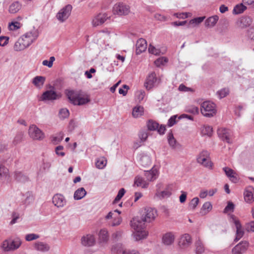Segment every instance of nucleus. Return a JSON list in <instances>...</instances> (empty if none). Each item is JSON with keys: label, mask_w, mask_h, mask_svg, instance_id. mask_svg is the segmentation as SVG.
Returning <instances> with one entry per match:
<instances>
[{"label": "nucleus", "mask_w": 254, "mask_h": 254, "mask_svg": "<svg viewBox=\"0 0 254 254\" xmlns=\"http://www.w3.org/2000/svg\"><path fill=\"white\" fill-rule=\"evenodd\" d=\"M38 30L33 29L23 35L15 43L14 49L16 51H20L28 48L38 37Z\"/></svg>", "instance_id": "f257e3e1"}, {"label": "nucleus", "mask_w": 254, "mask_h": 254, "mask_svg": "<svg viewBox=\"0 0 254 254\" xmlns=\"http://www.w3.org/2000/svg\"><path fill=\"white\" fill-rule=\"evenodd\" d=\"M67 96L74 105H83L90 101L89 96L81 91H69L67 93Z\"/></svg>", "instance_id": "f03ea898"}, {"label": "nucleus", "mask_w": 254, "mask_h": 254, "mask_svg": "<svg viewBox=\"0 0 254 254\" xmlns=\"http://www.w3.org/2000/svg\"><path fill=\"white\" fill-rule=\"evenodd\" d=\"M201 114L205 117L211 118L216 114V105L210 101L203 102L201 105Z\"/></svg>", "instance_id": "7ed1b4c3"}, {"label": "nucleus", "mask_w": 254, "mask_h": 254, "mask_svg": "<svg viewBox=\"0 0 254 254\" xmlns=\"http://www.w3.org/2000/svg\"><path fill=\"white\" fill-rule=\"evenodd\" d=\"M161 82V79L157 77L155 72H151L146 77L144 86L147 90H150L154 87L157 86Z\"/></svg>", "instance_id": "20e7f679"}, {"label": "nucleus", "mask_w": 254, "mask_h": 254, "mask_svg": "<svg viewBox=\"0 0 254 254\" xmlns=\"http://www.w3.org/2000/svg\"><path fill=\"white\" fill-rule=\"evenodd\" d=\"M130 12V7L122 2L115 4L113 8V13L119 16H125Z\"/></svg>", "instance_id": "39448f33"}, {"label": "nucleus", "mask_w": 254, "mask_h": 254, "mask_svg": "<svg viewBox=\"0 0 254 254\" xmlns=\"http://www.w3.org/2000/svg\"><path fill=\"white\" fill-rule=\"evenodd\" d=\"M157 216V212L156 209L151 207H146L141 215V217L144 221L150 223L155 219Z\"/></svg>", "instance_id": "423d86ee"}, {"label": "nucleus", "mask_w": 254, "mask_h": 254, "mask_svg": "<svg viewBox=\"0 0 254 254\" xmlns=\"http://www.w3.org/2000/svg\"><path fill=\"white\" fill-rule=\"evenodd\" d=\"M28 133L30 137L34 140H41L45 138L44 133L35 125L30 126Z\"/></svg>", "instance_id": "0eeeda50"}, {"label": "nucleus", "mask_w": 254, "mask_h": 254, "mask_svg": "<svg viewBox=\"0 0 254 254\" xmlns=\"http://www.w3.org/2000/svg\"><path fill=\"white\" fill-rule=\"evenodd\" d=\"M197 161L204 167L211 168L212 163L209 158V153L207 151H202L197 158Z\"/></svg>", "instance_id": "6e6552de"}, {"label": "nucleus", "mask_w": 254, "mask_h": 254, "mask_svg": "<svg viewBox=\"0 0 254 254\" xmlns=\"http://www.w3.org/2000/svg\"><path fill=\"white\" fill-rule=\"evenodd\" d=\"M110 18L111 16L107 13H99L93 17L92 25L94 27L100 26Z\"/></svg>", "instance_id": "1a4fd4ad"}, {"label": "nucleus", "mask_w": 254, "mask_h": 254, "mask_svg": "<svg viewBox=\"0 0 254 254\" xmlns=\"http://www.w3.org/2000/svg\"><path fill=\"white\" fill-rule=\"evenodd\" d=\"M72 9V6L70 4H67L62 8L56 15L58 20L61 22L65 21L70 15Z\"/></svg>", "instance_id": "9d476101"}, {"label": "nucleus", "mask_w": 254, "mask_h": 254, "mask_svg": "<svg viewBox=\"0 0 254 254\" xmlns=\"http://www.w3.org/2000/svg\"><path fill=\"white\" fill-rule=\"evenodd\" d=\"M21 245L18 240H5L2 245V248L5 251H9L18 249Z\"/></svg>", "instance_id": "9b49d317"}, {"label": "nucleus", "mask_w": 254, "mask_h": 254, "mask_svg": "<svg viewBox=\"0 0 254 254\" xmlns=\"http://www.w3.org/2000/svg\"><path fill=\"white\" fill-rule=\"evenodd\" d=\"M244 197L246 203L252 204L254 202V188L247 187L244 191Z\"/></svg>", "instance_id": "f8f14e48"}, {"label": "nucleus", "mask_w": 254, "mask_h": 254, "mask_svg": "<svg viewBox=\"0 0 254 254\" xmlns=\"http://www.w3.org/2000/svg\"><path fill=\"white\" fill-rule=\"evenodd\" d=\"M231 219L236 226V236L234 241L237 242L243 236L244 231L242 228L240 221L234 215L231 216Z\"/></svg>", "instance_id": "ddd939ff"}, {"label": "nucleus", "mask_w": 254, "mask_h": 254, "mask_svg": "<svg viewBox=\"0 0 254 254\" xmlns=\"http://www.w3.org/2000/svg\"><path fill=\"white\" fill-rule=\"evenodd\" d=\"M192 243L190 236L188 234L183 235L179 241V246L181 249H185L189 247Z\"/></svg>", "instance_id": "4468645a"}, {"label": "nucleus", "mask_w": 254, "mask_h": 254, "mask_svg": "<svg viewBox=\"0 0 254 254\" xmlns=\"http://www.w3.org/2000/svg\"><path fill=\"white\" fill-rule=\"evenodd\" d=\"M145 222L141 217H135L130 221V225L134 231H138L144 229Z\"/></svg>", "instance_id": "2eb2a0df"}, {"label": "nucleus", "mask_w": 254, "mask_h": 254, "mask_svg": "<svg viewBox=\"0 0 254 254\" xmlns=\"http://www.w3.org/2000/svg\"><path fill=\"white\" fill-rule=\"evenodd\" d=\"M219 137L223 141L228 143H231V132L226 128H220L218 130Z\"/></svg>", "instance_id": "dca6fc26"}, {"label": "nucleus", "mask_w": 254, "mask_h": 254, "mask_svg": "<svg viewBox=\"0 0 254 254\" xmlns=\"http://www.w3.org/2000/svg\"><path fill=\"white\" fill-rule=\"evenodd\" d=\"M60 96L54 90H47L44 92L40 97L41 101L55 100L59 98Z\"/></svg>", "instance_id": "f3484780"}, {"label": "nucleus", "mask_w": 254, "mask_h": 254, "mask_svg": "<svg viewBox=\"0 0 254 254\" xmlns=\"http://www.w3.org/2000/svg\"><path fill=\"white\" fill-rule=\"evenodd\" d=\"M95 238L93 235L87 234L83 236L81 239V244L85 247H91L95 245Z\"/></svg>", "instance_id": "a211bd4d"}, {"label": "nucleus", "mask_w": 254, "mask_h": 254, "mask_svg": "<svg viewBox=\"0 0 254 254\" xmlns=\"http://www.w3.org/2000/svg\"><path fill=\"white\" fill-rule=\"evenodd\" d=\"M248 246L249 243L248 242H242L233 248L232 253V254H242L247 250Z\"/></svg>", "instance_id": "6ab92c4d"}, {"label": "nucleus", "mask_w": 254, "mask_h": 254, "mask_svg": "<svg viewBox=\"0 0 254 254\" xmlns=\"http://www.w3.org/2000/svg\"><path fill=\"white\" fill-rule=\"evenodd\" d=\"M53 203L57 207H63L66 204V200L63 195L56 194L53 197Z\"/></svg>", "instance_id": "aec40b11"}, {"label": "nucleus", "mask_w": 254, "mask_h": 254, "mask_svg": "<svg viewBox=\"0 0 254 254\" xmlns=\"http://www.w3.org/2000/svg\"><path fill=\"white\" fill-rule=\"evenodd\" d=\"M147 42L145 39H138L136 43V54L139 55L144 52L147 49Z\"/></svg>", "instance_id": "412c9836"}, {"label": "nucleus", "mask_w": 254, "mask_h": 254, "mask_svg": "<svg viewBox=\"0 0 254 254\" xmlns=\"http://www.w3.org/2000/svg\"><path fill=\"white\" fill-rule=\"evenodd\" d=\"M15 180L20 183H25L29 181L28 176L23 172L16 171L14 172Z\"/></svg>", "instance_id": "4be33fe9"}, {"label": "nucleus", "mask_w": 254, "mask_h": 254, "mask_svg": "<svg viewBox=\"0 0 254 254\" xmlns=\"http://www.w3.org/2000/svg\"><path fill=\"white\" fill-rule=\"evenodd\" d=\"M33 246L35 250L43 253L47 252L50 249V246L43 242H37L34 243Z\"/></svg>", "instance_id": "5701e85b"}, {"label": "nucleus", "mask_w": 254, "mask_h": 254, "mask_svg": "<svg viewBox=\"0 0 254 254\" xmlns=\"http://www.w3.org/2000/svg\"><path fill=\"white\" fill-rule=\"evenodd\" d=\"M139 160L140 165L143 167L148 166L151 163L150 156L147 153H142L140 154L139 155Z\"/></svg>", "instance_id": "b1692460"}, {"label": "nucleus", "mask_w": 254, "mask_h": 254, "mask_svg": "<svg viewBox=\"0 0 254 254\" xmlns=\"http://www.w3.org/2000/svg\"><path fill=\"white\" fill-rule=\"evenodd\" d=\"M175 236L171 232L165 234L162 239V243L166 246H170L174 243Z\"/></svg>", "instance_id": "393cba45"}, {"label": "nucleus", "mask_w": 254, "mask_h": 254, "mask_svg": "<svg viewBox=\"0 0 254 254\" xmlns=\"http://www.w3.org/2000/svg\"><path fill=\"white\" fill-rule=\"evenodd\" d=\"M109 234L106 229H102L98 233V241L100 244H105L109 240Z\"/></svg>", "instance_id": "a878e982"}, {"label": "nucleus", "mask_w": 254, "mask_h": 254, "mask_svg": "<svg viewBox=\"0 0 254 254\" xmlns=\"http://www.w3.org/2000/svg\"><path fill=\"white\" fill-rule=\"evenodd\" d=\"M106 219H110L113 218V221L111 224L112 226H116L119 225L122 222V218L119 216H115L113 212H110L105 217Z\"/></svg>", "instance_id": "bb28decb"}, {"label": "nucleus", "mask_w": 254, "mask_h": 254, "mask_svg": "<svg viewBox=\"0 0 254 254\" xmlns=\"http://www.w3.org/2000/svg\"><path fill=\"white\" fill-rule=\"evenodd\" d=\"M252 20L249 16H244L240 18L237 22L238 26L243 28L249 26L252 23Z\"/></svg>", "instance_id": "cd10ccee"}, {"label": "nucleus", "mask_w": 254, "mask_h": 254, "mask_svg": "<svg viewBox=\"0 0 254 254\" xmlns=\"http://www.w3.org/2000/svg\"><path fill=\"white\" fill-rule=\"evenodd\" d=\"M145 176L148 181L156 180L158 177V171L156 169L152 168L150 171L145 172Z\"/></svg>", "instance_id": "c85d7f7f"}, {"label": "nucleus", "mask_w": 254, "mask_h": 254, "mask_svg": "<svg viewBox=\"0 0 254 254\" xmlns=\"http://www.w3.org/2000/svg\"><path fill=\"white\" fill-rule=\"evenodd\" d=\"M194 246L196 254H202L204 253L205 248L204 244L199 238L195 242Z\"/></svg>", "instance_id": "c756f323"}, {"label": "nucleus", "mask_w": 254, "mask_h": 254, "mask_svg": "<svg viewBox=\"0 0 254 254\" xmlns=\"http://www.w3.org/2000/svg\"><path fill=\"white\" fill-rule=\"evenodd\" d=\"M147 235V232L144 229L134 231L133 234V238L136 241H139L146 238Z\"/></svg>", "instance_id": "7c9ffc66"}, {"label": "nucleus", "mask_w": 254, "mask_h": 254, "mask_svg": "<svg viewBox=\"0 0 254 254\" xmlns=\"http://www.w3.org/2000/svg\"><path fill=\"white\" fill-rule=\"evenodd\" d=\"M134 185L136 187H140L142 188H146L148 185V183L142 177L137 176L134 179Z\"/></svg>", "instance_id": "2f4dec72"}, {"label": "nucleus", "mask_w": 254, "mask_h": 254, "mask_svg": "<svg viewBox=\"0 0 254 254\" xmlns=\"http://www.w3.org/2000/svg\"><path fill=\"white\" fill-rule=\"evenodd\" d=\"M213 133L212 127L208 125H204L201 128V134L202 136H211Z\"/></svg>", "instance_id": "473e14b6"}, {"label": "nucleus", "mask_w": 254, "mask_h": 254, "mask_svg": "<svg viewBox=\"0 0 254 254\" xmlns=\"http://www.w3.org/2000/svg\"><path fill=\"white\" fill-rule=\"evenodd\" d=\"M219 17L217 15H214L207 18L205 22V25L207 27H213L217 21L218 20Z\"/></svg>", "instance_id": "72a5a7b5"}, {"label": "nucleus", "mask_w": 254, "mask_h": 254, "mask_svg": "<svg viewBox=\"0 0 254 254\" xmlns=\"http://www.w3.org/2000/svg\"><path fill=\"white\" fill-rule=\"evenodd\" d=\"M45 77L42 76H37L33 79L32 83L37 87L41 88L44 84Z\"/></svg>", "instance_id": "f704fd0d"}, {"label": "nucleus", "mask_w": 254, "mask_h": 254, "mask_svg": "<svg viewBox=\"0 0 254 254\" xmlns=\"http://www.w3.org/2000/svg\"><path fill=\"white\" fill-rule=\"evenodd\" d=\"M23 196L24 198L22 202L23 205L26 206L31 203L34 200V197L30 192H27Z\"/></svg>", "instance_id": "c9c22d12"}, {"label": "nucleus", "mask_w": 254, "mask_h": 254, "mask_svg": "<svg viewBox=\"0 0 254 254\" xmlns=\"http://www.w3.org/2000/svg\"><path fill=\"white\" fill-rule=\"evenodd\" d=\"M21 5L18 1H15L12 3L9 7V11L11 13L17 12L21 8Z\"/></svg>", "instance_id": "e433bc0d"}, {"label": "nucleus", "mask_w": 254, "mask_h": 254, "mask_svg": "<svg viewBox=\"0 0 254 254\" xmlns=\"http://www.w3.org/2000/svg\"><path fill=\"white\" fill-rule=\"evenodd\" d=\"M86 194V191L83 188L77 189L74 192V198L76 200L82 198Z\"/></svg>", "instance_id": "4c0bfd02"}, {"label": "nucleus", "mask_w": 254, "mask_h": 254, "mask_svg": "<svg viewBox=\"0 0 254 254\" xmlns=\"http://www.w3.org/2000/svg\"><path fill=\"white\" fill-rule=\"evenodd\" d=\"M106 164L107 160L103 157L97 159L95 162V166L99 169H103L106 166Z\"/></svg>", "instance_id": "58836bf2"}, {"label": "nucleus", "mask_w": 254, "mask_h": 254, "mask_svg": "<svg viewBox=\"0 0 254 254\" xmlns=\"http://www.w3.org/2000/svg\"><path fill=\"white\" fill-rule=\"evenodd\" d=\"M167 139L169 145L173 149L176 148L177 142L172 132L168 133L167 135Z\"/></svg>", "instance_id": "ea45409f"}, {"label": "nucleus", "mask_w": 254, "mask_h": 254, "mask_svg": "<svg viewBox=\"0 0 254 254\" xmlns=\"http://www.w3.org/2000/svg\"><path fill=\"white\" fill-rule=\"evenodd\" d=\"M247 9V7L243 3H240L236 5L233 11V13L235 14H239L243 13L245 10Z\"/></svg>", "instance_id": "a19ab883"}, {"label": "nucleus", "mask_w": 254, "mask_h": 254, "mask_svg": "<svg viewBox=\"0 0 254 254\" xmlns=\"http://www.w3.org/2000/svg\"><path fill=\"white\" fill-rule=\"evenodd\" d=\"M8 170L2 165H0V178L2 180L8 179Z\"/></svg>", "instance_id": "79ce46f5"}, {"label": "nucleus", "mask_w": 254, "mask_h": 254, "mask_svg": "<svg viewBox=\"0 0 254 254\" xmlns=\"http://www.w3.org/2000/svg\"><path fill=\"white\" fill-rule=\"evenodd\" d=\"M143 113V108L141 106L135 107L133 108L132 111V116L134 118H138L141 116Z\"/></svg>", "instance_id": "37998d69"}, {"label": "nucleus", "mask_w": 254, "mask_h": 254, "mask_svg": "<svg viewBox=\"0 0 254 254\" xmlns=\"http://www.w3.org/2000/svg\"><path fill=\"white\" fill-rule=\"evenodd\" d=\"M69 115V113L68 110L66 108H63L60 110L59 113V118L64 120L66 118H67Z\"/></svg>", "instance_id": "c03bdc74"}, {"label": "nucleus", "mask_w": 254, "mask_h": 254, "mask_svg": "<svg viewBox=\"0 0 254 254\" xmlns=\"http://www.w3.org/2000/svg\"><path fill=\"white\" fill-rule=\"evenodd\" d=\"M147 127L150 130H155L159 127V124L153 121H149L147 123Z\"/></svg>", "instance_id": "a18cd8bd"}, {"label": "nucleus", "mask_w": 254, "mask_h": 254, "mask_svg": "<svg viewBox=\"0 0 254 254\" xmlns=\"http://www.w3.org/2000/svg\"><path fill=\"white\" fill-rule=\"evenodd\" d=\"M168 60L165 57H161L157 59L154 62L155 64L157 66H160L161 65H164L165 64L167 63Z\"/></svg>", "instance_id": "49530a36"}, {"label": "nucleus", "mask_w": 254, "mask_h": 254, "mask_svg": "<svg viewBox=\"0 0 254 254\" xmlns=\"http://www.w3.org/2000/svg\"><path fill=\"white\" fill-rule=\"evenodd\" d=\"M229 93V90L228 88H223L217 92V94L220 99L223 98L227 96Z\"/></svg>", "instance_id": "de8ad7c7"}, {"label": "nucleus", "mask_w": 254, "mask_h": 254, "mask_svg": "<svg viewBox=\"0 0 254 254\" xmlns=\"http://www.w3.org/2000/svg\"><path fill=\"white\" fill-rule=\"evenodd\" d=\"M156 194L159 197L164 198L170 196L171 194V192L168 190H166L161 192L158 191Z\"/></svg>", "instance_id": "09e8293b"}, {"label": "nucleus", "mask_w": 254, "mask_h": 254, "mask_svg": "<svg viewBox=\"0 0 254 254\" xmlns=\"http://www.w3.org/2000/svg\"><path fill=\"white\" fill-rule=\"evenodd\" d=\"M212 208V206L210 202H205L202 208V211H204V213H208L209 212Z\"/></svg>", "instance_id": "8fccbe9b"}, {"label": "nucleus", "mask_w": 254, "mask_h": 254, "mask_svg": "<svg viewBox=\"0 0 254 254\" xmlns=\"http://www.w3.org/2000/svg\"><path fill=\"white\" fill-rule=\"evenodd\" d=\"M20 27V23L17 21L11 22L8 25V28L10 30H16Z\"/></svg>", "instance_id": "3c124183"}, {"label": "nucleus", "mask_w": 254, "mask_h": 254, "mask_svg": "<svg viewBox=\"0 0 254 254\" xmlns=\"http://www.w3.org/2000/svg\"><path fill=\"white\" fill-rule=\"evenodd\" d=\"M205 17H198L193 18L190 21V24L197 25L201 23L204 19Z\"/></svg>", "instance_id": "603ef678"}, {"label": "nucleus", "mask_w": 254, "mask_h": 254, "mask_svg": "<svg viewBox=\"0 0 254 254\" xmlns=\"http://www.w3.org/2000/svg\"><path fill=\"white\" fill-rule=\"evenodd\" d=\"M126 192V190L124 188L120 189L118 192V193L114 200V203H117L119 201L121 198L124 196Z\"/></svg>", "instance_id": "864d4df0"}, {"label": "nucleus", "mask_w": 254, "mask_h": 254, "mask_svg": "<svg viewBox=\"0 0 254 254\" xmlns=\"http://www.w3.org/2000/svg\"><path fill=\"white\" fill-rule=\"evenodd\" d=\"M199 202V199L198 197H194L192 198L190 203L189 207L190 209L194 210Z\"/></svg>", "instance_id": "5fc2aeb1"}, {"label": "nucleus", "mask_w": 254, "mask_h": 254, "mask_svg": "<svg viewBox=\"0 0 254 254\" xmlns=\"http://www.w3.org/2000/svg\"><path fill=\"white\" fill-rule=\"evenodd\" d=\"M39 235L36 234H29L26 235L25 240L27 241H31L39 238Z\"/></svg>", "instance_id": "6e6d98bb"}, {"label": "nucleus", "mask_w": 254, "mask_h": 254, "mask_svg": "<svg viewBox=\"0 0 254 254\" xmlns=\"http://www.w3.org/2000/svg\"><path fill=\"white\" fill-rule=\"evenodd\" d=\"M55 60V58L54 57H51L50 58V60L48 61L47 60H44L42 62L43 65L45 66H47L49 67H51L53 66V62Z\"/></svg>", "instance_id": "4d7b16f0"}, {"label": "nucleus", "mask_w": 254, "mask_h": 254, "mask_svg": "<svg viewBox=\"0 0 254 254\" xmlns=\"http://www.w3.org/2000/svg\"><path fill=\"white\" fill-rule=\"evenodd\" d=\"M223 170L225 172V173L227 177H228L229 178H235L234 176V172L232 169H231L228 167H224V168H223Z\"/></svg>", "instance_id": "13d9d810"}, {"label": "nucleus", "mask_w": 254, "mask_h": 254, "mask_svg": "<svg viewBox=\"0 0 254 254\" xmlns=\"http://www.w3.org/2000/svg\"><path fill=\"white\" fill-rule=\"evenodd\" d=\"M179 90L180 91L185 92H194V90L192 88L188 87L186 86L185 85H184L183 84H181V85H180V86L179 87Z\"/></svg>", "instance_id": "bf43d9fd"}, {"label": "nucleus", "mask_w": 254, "mask_h": 254, "mask_svg": "<svg viewBox=\"0 0 254 254\" xmlns=\"http://www.w3.org/2000/svg\"><path fill=\"white\" fill-rule=\"evenodd\" d=\"M174 15L178 18L185 19L190 15L189 12L176 13Z\"/></svg>", "instance_id": "052dcab7"}, {"label": "nucleus", "mask_w": 254, "mask_h": 254, "mask_svg": "<svg viewBox=\"0 0 254 254\" xmlns=\"http://www.w3.org/2000/svg\"><path fill=\"white\" fill-rule=\"evenodd\" d=\"M234 204L232 202L229 201L224 210V213H227L228 212H233L234 209Z\"/></svg>", "instance_id": "680f3d73"}, {"label": "nucleus", "mask_w": 254, "mask_h": 254, "mask_svg": "<svg viewBox=\"0 0 254 254\" xmlns=\"http://www.w3.org/2000/svg\"><path fill=\"white\" fill-rule=\"evenodd\" d=\"M139 137L142 142L145 141L148 137V133L145 131H141L139 133Z\"/></svg>", "instance_id": "e2e57ef3"}, {"label": "nucleus", "mask_w": 254, "mask_h": 254, "mask_svg": "<svg viewBox=\"0 0 254 254\" xmlns=\"http://www.w3.org/2000/svg\"><path fill=\"white\" fill-rule=\"evenodd\" d=\"M63 138V135L60 133L56 136H53L52 139V142L54 144H57L62 140Z\"/></svg>", "instance_id": "0e129e2a"}, {"label": "nucleus", "mask_w": 254, "mask_h": 254, "mask_svg": "<svg viewBox=\"0 0 254 254\" xmlns=\"http://www.w3.org/2000/svg\"><path fill=\"white\" fill-rule=\"evenodd\" d=\"M148 51L150 53L152 54L158 55L160 54V51L158 49H157L154 47L150 45L148 47Z\"/></svg>", "instance_id": "69168bd1"}, {"label": "nucleus", "mask_w": 254, "mask_h": 254, "mask_svg": "<svg viewBox=\"0 0 254 254\" xmlns=\"http://www.w3.org/2000/svg\"><path fill=\"white\" fill-rule=\"evenodd\" d=\"M64 147L63 146H58L56 148V154L59 156H61L62 157L64 156L65 155V153L62 151L63 150Z\"/></svg>", "instance_id": "338daca9"}, {"label": "nucleus", "mask_w": 254, "mask_h": 254, "mask_svg": "<svg viewBox=\"0 0 254 254\" xmlns=\"http://www.w3.org/2000/svg\"><path fill=\"white\" fill-rule=\"evenodd\" d=\"M177 117V115H175V116H172L169 119V120H168V126L169 127H172V126H173V125H174L176 123V122H177V121H176Z\"/></svg>", "instance_id": "774afa93"}]
</instances>
